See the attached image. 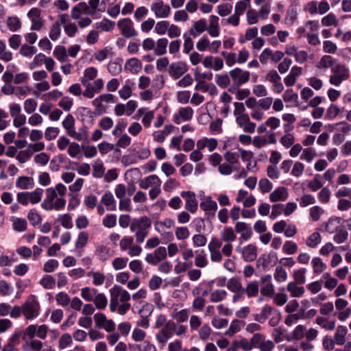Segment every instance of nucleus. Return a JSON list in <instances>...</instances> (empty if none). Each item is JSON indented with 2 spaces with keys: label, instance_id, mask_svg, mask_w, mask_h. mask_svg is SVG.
Listing matches in <instances>:
<instances>
[{
  "label": "nucleus",
  "instance_id": "obj_62",
  "mask_svg": "<svg viewBox=\"0 0 351 351\" xmlns=\"http://www.w3.org/2000/svg\"><path fill=\"white\" fill-rule=\"evenodd\" d=\"M259 291V285L257 281H251L247 283L245 288H244V293L247 294L249 298L256 297Z\"/></svg>",
  "mask_w": 351,
  "mask_h": 351
},
{
  "label": "nucleus",
  "instance_id": "obj_29",
  "mask_svg": "<svg viewBox=\"0 0 351 351\" xmlns=\"http://www.w3.org/2000/svg\"><path fill=\"white\" fill-rule=\"evenodd\" d=\"M134 82L132 80H125L124 84L119 90L118 94L121 99L126 100L132 95Z\"/></svg>",
  "mask_w": 351,
  "mask_h": 351
},
{
  "label": "nucleus",
  "instance_id": "obj_43",
  "mask_svg": "<svg viewBox=\"0 0 351 351\" xmlns=\"http://www.w3.org/2000/svg\"><path fill=\"white\" fill-rule=\"evenodd\" d=\"M93 302L97 310L102 311L104 310L108 305V298L104 293L99 292L98 291L94 297Z\"/></svg>",
  "mask_w": 351,
  "mask_h": 351
},
{
  "label": "nucleus",
  "instance_id": "obj_17",
  "mask_svg": "<svg viewBox=\"0 0 351 351\" xmlns=\"http://www.w3.org/2000/svg\"><path fill=\"white\" fill-rule=\"evenodd\" d=\"M180 195L185 199V209L191 213H195L198 209V202L193 191H182Z\"/></svg>",
  "mask_w": 351,
  "mask_h": 351
},
{
  "label": "nucleus",
  "instance_id": "obj_36",
  "mask_svg": "<svg viewBox=\"0 0 351 351\" xmlns=\"http://www.w3.org/2000/svg\"><path fill=\"white\" fill-rule=\"evenodd\" d=\"M101 202L109 211H114L117 209V204L112 193L110 191L106 192L101 199Z\"/></svg>",
  "mask_w": 351,
  "mask_h": 351
},
{
  "label": "nucleus",
  "instance_id": "obj_45",
  "mask_svg": "<svg viewBox=\"0 0 351 351\" xmlns=\"http://www.w3.org/2000/svg\"><path fill=\"white\" fill-rule=\"evenodd\" d=\"M295 282H289L287 285V290L289 292L293 298H300L304 293V288L300 287Z\"/></svg>",
  "mask_w": 351,
  "mask_h": 351
},
{
  "label": "nucleus",
  "instance_id": "obj_39",
  "mask_svg": "<svg viewBox=\"0 0 351 351\" xmlns=\"http://www.w3.org/2000/svg\"><path fill=\"white\" fill-rule=\"evenodd\" d=\"M306 327L304 325H298L294 330L288 335L286 339L289 341L293 340L299 341L305 337Z\"/></svg>",
  "mask_w": 351,
  "mask_h": 351
},
{
  "label": "nucleus",
  "instance_id": "obj_25",
  "mask_svg": "<svg viewBox=\"0 0 351 351\" xmlns=\"http://www.w3.org/2000/svg\"><path fill=\"white\" fill-rule=\"evenodd\" d=\"M236 123L245 132L254 133L255 132L256 125L250 121L248 114L236 119Z\"/></svg>",
  "mask_w": 351,
  "mask_h": 351
},
{
  "label": "nucleus",
  "instance_id": "obj_64",
  "mask_svg": "<svg viewBox=\"0 0 351 351\" xmlns=\"http://www.w3.org/2000/svg\"><path fill=\"white\" fill-rule=\"evenodd\" d=\"M332 129L343 135H348L351 132V125L343 121L333 124Z\"/></svg>",
  "mask_w": 351,
  "mask_h": 351
},
{
  "label": "nucleus",
  "instance_id": "obj_63",
  "mask_svg": "<svg viewBox=\"0 0 351 351\" xmlns=\"http://www.w3.org/2000/svg\"><path fill=\"white\" fill-rule=\"evenodd\" d=\"M27 217L33 226L40 224L43 219L40 213L35 208H32L28 212Z\"/></svg>",
  "mask_w": 351,
  "mask_h": 351
},
{
  "label": "nucleus",
  "instance_id": "obj_59",
  "mask_svg": "<svg viewBox=\"0 0 351 351\" xmlns=\"http://www.w3.org/2000/svg\"><path fill=\"white\" fill-rule=\"evenodd\" d=\"M75 119L71 114L66 115L62 121V126L64 128L66 134L69 136L75 130Z\"/></svg>",
  "mask_w": 351,
  "mask_h": 351
},
{
  "label": "nucleus",
  "instance_id": "obj_30",
  "mask_svg": "<svg viewBox=\"0 0 351 351\" xmlns=\"http://www.w3.org/2000/svg\"><path fill=\"white\" fill-rule=\"evenodd\" d=\"M302 69L298 66H294L291 68L289 73L285 77L284 82L287 86H292L295 82L297 78L301 75Z\"/></svg>",
  "mask_w": 351,
  "mask_h": 351
},
{
  "label": "nucleus",
  "instance_id": "obj_49",
  "mask_svg": "<svg viewBox=\"0 0 351 351\" xmlns=\"http://www.w3.org/2000/svg\"><path fill=\"white\" fill-rule=\"evenodd\" d=\"M311 265L313 273L319 275L323 273L327 268V265L319 257H313L311 260Z\"/></svg>",
  "mask_w": 351,
  "mask_h": 351
},
{
  "label": "nucleus",
  "instance_id": "obj_6",
  "mask_svg": "<svg viewBox=\"0 0 351 351\" xmlns=\"http://www.w3.org/2000/svg\"><path fill=\"white\" fill-rule=\"evenodd\" d=\"M119 247L121 251L126 252L131 256H138L143 252L142 247L135 243L134 239L132 236L123 237L119 242Z\"/></svg>",
  "mask_w": 351,
  "mask_h": 351
},
{
  "label": "nucleus",
  "instance_id": "obj_5",
  "mask_svg": "<svg viewBox=\"0 0 351 351\" xmlns=\"http://www.w3.org/2000/svg\"><path fill=\"white\" fill-rule=\"evenodd\" d=\"M331 75L329 77V83L335 86H339L343 82L346 81L350 77V70L343 64L337 62L332 66Z\"/></svg>",
  "mask_w": 351,
  "mask_h": 351
},
{
  "label": "nucleus",
  "instance_id": "obj_24",
  "mask_svg": "<svg viewBox=\"0 0 351 351\" xmlns=\"http://www.w3.org/2000/svg\"><path fill=\"white\" fill-rule=\"evenodd\" d=\"M288 197L287 189L285 186H278L269 194V201L274 203L285 202L288 199Z\"/></svg>",
  "mask_w": 351,
  "mask_h": 351
},
{
  "label": "nucleus",
  "instance_id": "obj_26",
  "mask_svg": "<svg viewBox=\"0 0 351 351\" xmlns=\"http://www.w3.org/2000/svg\"><path fill=\"white\" fill-rule=\"evenodd\" d=\"M200 208L208 216H214L217 210V204L210 197H206L200 202Z\"/></svg>",
  "mask_w": 351,
  "mask_h": 351
},
{
  "label": "nucleus",
  "instance_id": "obj_11",
  "mask_svg": "<svg viewBox=\"0 0 351 351\" xmlns=\"http://www.w3.org/2000/svg\"><path fill=\"white\" fill-rule=\"evenodd\" d=\"M229 74L234 83L232 86L239 87L250 81V72L245 71L239 67H236L230 71Z\"/></svg>",
  "mask_w": 351,
  "mask_h": 351
},
{
  "label": "nucleus",
  "instance_id": "obj_27",
  "mask_svg": "<svg viewBox=\"0 0 351 351\" xmlns=\"http://www.w3.org/2000/svg\"><path fill=\"white\" fill-rule=\"evenodd\" d=\"M143 64L137 58H131L125 61L124 69L133 75L138 74L142 69Z\"/></svg>",
  "mask_w": 351,
  "mask_h": 351
},
{
  "label": "nucleus",
  "instance_id": "obj_46",
  "mask_svg": "<svg viewBox=\"0 0 351 351\" xmlns=\"http://www.w3.org/2000/svg\"><path fill=\"white\" fill-rule=\"evenodd\" d=\"M169 41L166 38H160L155 43L154 53L156 56H162L167 53Z\"/></svg>",
  "mask_w": 351,
  "mask_h": 351
},
{
  "label": "nucleus",
  "instance_id": "obj_47",
  "mask_svg": "<svg viewBox=\"0 0 351 351\" xmlns=\"http://www.w3.org/2000/svg\"><path fill=\"white\" fill-rule=\"evenodd\" d=\"M98 290L95 288L90 287H85L80 290V296L87 302H93L94 297L97 293Z\"/></svg>",
  "mask_w": 351,
  "mask_h": 351
},
{
  "label": "nucleus",
  "instance_id": "obj_16",
  "mask_svg": "<svg viewBox=\"0 0 351 351\" xmlns=\"http://www.w3.org/2000/svg\"><path fill=\"white\" fill-rule=\"evenodd\" d=\"M202 64L206 69L219 71L224 67L223 60L219 56H206L202 60Z\"/></svg>",
  "mask_w": 351,
  "mask_h": 351
},
{
  "label": "nucleus",
  "instance_id": "obj_56",
  "mask_svg": "<svg viewBox=\"0 0 351 351\" xmlns=\"http://www.w3.org/2000/svg\"><path fill=\"white\" fill-rule=\"evenodd\" d=\"M316 156V150L314 148L308 147L303 149L300 158L301 160H304L308 163H311Z\"/></svg>",
  "mask_w": 351,
  "mask_h": 351
},
{
  "label": "nucleus",
  "instance_id": "obj_32",
  "mask_svg": "<svg viewBox=\"0 0 351 351\" xmlns=\"http://www.w3.org/2000/svg\"><path fill=\"white\" fill-rule=\"evenodd\" d=\"M16 186L21 190H28L34 187V178L28 176H19L15 182Z\"/></svg>",
  "mask_w": 351,
  "mask_h": 351
},
{
  "label": "nucleus",
  "instance_id": "obj_12",
  "mask_svg": "<svg viewBox=\"0 0 351 351\" xmlns=\"http://www.w3.org/2000/svg\"><path fill=\"white\" fill-rule=\"evenodd\" d=\"M150 9L157 19L168 18L171 12L169 5L165 3L162 0H155L152 3Z\"/></svg>",
  "mask_w": 351,
  "mask_h": 351
},
{
  "label": "nucleus",
  "instance_id": "obj_2",
  "mask_svg": "<svg viewBox=\"0 0 351 351\" xmlns=\"http://www.w3.org/2000/svg\"><path fill=\"white\" fill-rule=\"evenodd\" d=\"M110 304L109 308L111 312H117L119 315H124L130 309L131 304L129 302L131 295L129 292L119 285H114L109 291Z\"/></svg>",
  "mask_w": 351,
  "mask_h": 351
},
{
  "label": "nucleus",
  "instance_id": "obj_40",
  "mask_svg": "<svg viewBox=\"0 0 351 351\" xmlns=\"http://www.w3.org/2000/svg\"><path fill=\"white\" fill-rule=\"evenodd\" d=\"M338 60L334 59L332 56L328 55H324L320 59V60L317 62L316 67L319 69H325L328 68H330V70L332 69L334 65L337 64Z\"/></svg>",
  "mask_w": 351,
  "mask_h": 351
},
{
  "label": "nucleus",
  "instance_id": "obj_8",
  "mask_svg": "<svg viewBox=\"0 0 351 351\" xmlns=\"http://www.w3.org/2000/svg\"><path fill=\"white\" fill-rule=\"evenodd\" d=\"M330 9V5L327 1H317L313 0L308 2L304 8V10L311 15H323Z\"/></svg>",
  "mask_w": 351,
  "mask_h": 351
},
{
  "label": "nucleus",
  "instance_id": "obj_14",
  "mask_svg": "<svg viewBox=\"0 0 351 351\" xmlns=\"http://www.w3.org/2000/svg\"><path fill=\"white\" fill-rule=\"evenodd\" d=\"M167 256V252L165 247L160 246L157 247L152 253L147 254L145 260L152 265H157L160 262L165 261Z\"/></svg>",
  "mask_w": 351,
  "mask_h": 351
},
{
  "label": "nucleus",
  "instance_id": "obj_1",
  "mask_svg": "<svg viewBox=\"0 0 351 351\" xmlns=\"http://www.w3.org/2000/svg\"><path fill=\"white\" fill-rule=\"evenodd\" d=\"M66 187L62 183L46 189V197L41 204L45 210H61L64 208L66 201L62 197L66 193Z\"/></svg>",
  "mask_w": 351,
  "mask_h": 351
},
{
  "label": "nucleus",
  "instance_id": "obj_33",
  "mask_svg": "<svg viewBox=\"0 0 351 351\" xmlns=\"http://www.w3.org/2000/svg\"><path fill=\"white\" fill-rule=\"evenodd\" d=\"M219 17L215 15L210 16V23L207 25L206 30L211 37H218L220 34V27L219 25Z\"/></svg>",
  "mask_w": 351,
  "mask_h": 351
},
{
  "label": "nucleus",
  "instance_id": "obj_28",
  "mask_svg": "<svg viewBox=\"0 0 351 351\" xmlns=\"http://www.w3.org/2000/svg\"><path fill=\"white\" fill-rule=\"evenodd\" d=\"M277 309L270 305L266 304L263 306L259 313L254 315V320L263 324L269 319Z\"/></svg>",
  "mask_w": 351,
  "mask_h": 351
},
{
  "label": "nucleus",
  "instance_id": "obj_60",
  "mask_svg": "<svg viewBox=\"0 0 351 351\" xmlns=\"http://www.w3.org/2000/svg\"><path fill=\"white\" fill-rule=\"evenodd\" d=\"M242 326H243V322L238 319L232 320L228 329L225 332V335L228 337L233 336L241 330Z\"/></svg>",
  "mask_w": 351,
  "mask_h": 351
},
{
  "label": "nucleus",
  "instance_id": "obj_9",
  "mask_svg": "<svg viewBox=\"0 0 351 351\" xmlns=\"http://www.w3.org/2000/svg\"><path fill=\"white\" fill-rule=\"evenodd\" d=\"M117 27L119 29L121 34L125 38H130L138 36V32L134 27V24L129 18H125L119 20L117 23Z\"/></svg>",
  "mask_w": 351,
  "mask_h": 351
},
{
  "label": "nucleus",
  "instance_id": "obj_42",
  "mask_svg": "<svg viewBox=\"0 0 351 351\" xmlns=\"http://www.w3.org/2000/svg\"><path fill=\"white\" fill-rule=\"evenodd\" d=\"M87 276L92 278V283L95 287H101L104 284L106 279L104 273L97 271H90L87 273Z\"/></svg>",
  "mask_w": 351,
  "mask_h": 351
},
{
  "label": "nucleus",
  "instance_id": "obj_20",
  "mask_svg": "<svg viewBox=\"0 0 351 351\" xmlns=\"http://www.w3.org/2000/svg\"><path fill=\"white\" fill-rule=\"evenodd\" d=\"M94 254L99 261L104 263L112 257L114 252L106 245H97Z\"/></svg>",
  "mask_w": 351,
  "mask_h": 351
},
{
  "label": "nucleus",
  "instance_id": "obj_35",
  "mask_svg": "<svg viewBox=\"0 0 351 351\" xmlns=\"http://www.w3.org/2000/svg\"><path fill=\"white\" fill-rule=\"evenodd\" d=\"M315 323L322 328L327 331L333 330L336 326L335 320L322 316L317 317L315 319Z\"/></svg>",
  "mask_w": 351,
  "mask_h": 351
},
{
  "label": "nucleus",
  "instance_id": "obj_57",
  "mask_svg": "<svg viewBox=\"0 0 351 351\" xmlns=\"http://www.w3.org/2000/svg\"><path fill=\"white\" fill-rule=\"evenodd\" d=\"M195 254V265L200 268L206 267L208 265V261L204 251H196Z\"/></svg>",
  "mask_w": 351,
  "mask_h": 351
},
{
  "label": "nucleus",
  "instance_id": "obj_61",
  "mask_svg": "<svg viewBox=\"0 0 351 351\" xmlns=\"http://www.w3.org/2000/svg\"><path fill=\"white\" fill-rule=\"evenodd\" d=\"M228 90L234 94L238 100L247 99L250 95V90L248 88L239 89L237 86H231Z\"/></svg>",
  "mask_w": 351,
  "mask_h": 351
},
{
  "label": "nucleus",
  "instance_id": "obj_13",
  "mask_svg": "<svg viewBox=\"0 0 351 351\" xmlns=\"http://www.w3.org/2000/svg\"><path fill=\"white\" fill-rule=\"evenodd\" d=\"M95 326L99 329H104L108 332H112L115 330L116 325L112 319H108L107 317L101 313H97L93 317Z\"/></svg>",
  "mask_w": 351,
  "mask_h": 351
},
{
  "label": "nucleus",
  "instance_id": "obj_19",
  "mask_svg": "<svg viewBox=\"0 0 351 351\" xmlns=\"http://www.w3.org/2000/svg\"><path fill=\"white\" fill-rule=\"evenodd\" d=\"M154 110H149L148 108H140L137 110V114L134 118L142 117L141 123L145 128L151 126L152 122L154 119Z\"/></svg>",
  "mask_w": 351,
  "mask_h": 351
},
{
  "label": "nucleus",
  "instance_id": "obj_7",
  "mask_svg": "<svg viewBox=\"0 0 351 351\" xmlns=\"http://www.w3.org/2000/svg\"><path fill=\"white\" fill-rule=\"evenodd\" d=\"M43 194V189L36 188L32 192H20L16 195L18 202L22 205L26 206L29 203L36 204L41 201Z\"/></svg>",
  "mask_w": 351,
  "mask_h": 351
},
{
  "label": "nucleus",
  "instance_id": "obj_23",
  "mask_svg": "<svg viewBox=\"0 0 351 351\" xmlns=\"http://www.w3.org/2000/svg\"><path fill=\"white\" fill-rule=\"evenodd\" d=\"M235 231L240 234L241 239L248 241L252 236L253 232L250 225L243 221H238L235 224Z\"/></svg>",
  "mask_w": 351,
  "mask_h": 351
},
{
  "label": "nucleus",
  "instance_id": "obj_34",
  "mask_svg": "<svg viewBox=\"0 0 351 351\" xmlns=\"http://www.w3.org/2000/svg\"><path fill=\"white\" fill-rule=\"evenodd\" d=\"M207 22L204 19H199L195 21L191 29L189 34L193 37L199 36L202 33L206 30Z\"/></svg>",
  "mask_w": 351,
  "mask_h": 351
},
{
  "label": "nucleus",
  "instance_id": "obj_22",
  "mask_svg": "<svg viewBox=\"0 0 351 351\" xmlns=\"http://www.w3.org/2000/svg\"><path fill=\"white\" fill-rule=\"evenodd\" d=\"M172 337L170 326L168 323L162 327L156 335V341L160 348L165 346L169 339Z\"/></svg>",
  "mask_w": 351,
  "mask_h": 351
},
{
  "label": "nucleus",
  "instance_id": "obj_52",
  "mask_svg": "<svg viewBox=\"0 0 351 351\" xmlns=\"http://www.w3.org/2000/svg\"><path fill=\"white\" fill-rule=\"evenodd\" d=\"M175 226V222L170 218H166L162 221H156L154 223L155 230L158 232H162L165 231V229H171Z\"/></svg>",
  "mask_w": 351,
  "mask_h": 351
},
{
  "label": "nucleus",
  "instance_id": "obj_44",
  "mask_svg": "<svg viewBox=\"0 0 351 351\" xmlns=\"http://www.w3.org/2000/svg\"><path fill=\"white\" fill-rule=\"evenodd\" d=\"M54 58L61 63H65L68 61L67 50L63 45H57L53 51Z\"/></svg>",
  "mask_w": 351,
  "mask_h": 351
},
{
  "label": "nucleus",
  "instance_id": "obj_53",
  "mask_svg": "<svg viewBox=\"0 0 351 351\" xmlns=\"http://www.w3.org/2000/svg\"><path fill=\"white\" fill-rule=\"evenodd\" d=\"M11 221L14 230L21 232L27 230V222L25 219L12 217Z\"/></svg>",
  "mask_w": 351,
  "mask_h": 351
},
{
  "label": "nucleus",
  "instance_id": "obj_37",
  "mask_svg": "<svg viewBox=\"0 0 351 351\" xmlns=\"http://www.w3.org/2000/svg\"><path fill=\"white\" fill-rule=\"evenodd\" d=\"M239 348H241L244 351H250L254 348L250 340L243 338L239 341H234L232 347L228 348L227 351H236Z\"/></svg>",
  "mask_w": 351,
  "mask_h": 351
},
{
  "label": "nucleus",
  "instance_id": "obj_18",
  "mask_svg": "<svg viewBox=\"0 0 351 351\" xmlns=\"http://www.w3.org/2000/svg\"><path fill=\"white\" fill-rule=\"evenodd\" d=\"M193 116V110L190 106L181 107L178 112L173 114V121L176 124L182 122L189 121L192 119Z\"/></svg>",
  "mask_w": 351,
  "mask_h": 351
},
{
  "label": "nucleus",
  "instance_id": "obj_51",
  "mask_svg": "<svg viewBox=\"0 0 351 351\" xmlns=\"http://www.w3.org/2000/svg\"><path fill=\"white\" fill-rule=\"evenodd\" d=\"M322 236L319 232H314L307 237L306 245L310 248H316L322 242Z\"/></svg>",
  "mask_w": 351,
  "mask_h": 351
},
{
  "label": "nucleus",
  "instance_id": "obj_55",
  "mask_svg": "<svg viewBox=\"0 0 351 351\" xmlns=\"http://www.w3.org/2000/svg\"><path fill=\"white\" fill-rule=\"evenodd\" d=\"M227 288L231 292H244V287L241 281L236 278H231L227 282Z\"/></svg>",
  "mask_w": 351,
  "mask_h": 351
},
{
  "label": "nucleus",
  "instance_id": "obj_41",
  "mask_svg": "<svg viewBox=\"0 0 351 351\" xmlns=\"http://www.w3.org/2000/svg\"><path fill=\"white\" fill-rule=\"evenodd\" d=\"M97 74L98 71L96 68L93 66L86 68L84 71L83 76L80 78L82 84H90L91 80H93L96 78Z\"/></svg>",
  "mask_w": 351,
  "mask_h": 351
},
{
  "label": "nucleus",
  "instance_id": "obj_21",
  "mask_svg": "<svg viewBox=\"0 0 351 351\" xmlns=\"http://www.w3.org/2000/svg\"><path fill=\"white\" fill-rule=\"evenodd\" d=\"M188 71L187 65L182 62H173L169 67V75L175 80L178 79Z\"/></svg>",
  "mask_w": 351,
  "mask_h": 351
},
{
  "label": "nucleus",
  "instance_id": "obj_31",
  "mask_svg": "<svg viewBox=\"0 0 351 351\" xmlns=\"http://www.w3.org/2000/svg\"><path fill=\"white\" fill-rule=\"evenodd\" d=\"M162 183L160 178L156 175H150L139 181V186L142 189H147L149 188L156 186L158 184Z\"/></svg>",
  "mask_w": 351,
  "mask_h": 351
},
{
  "label": "nucleus",
  "instance_id": "obj_10",
  "mask_svg": "<svg viewBox=\"0 0 351 351\" xmlns=\"http://www.w3.org/2000/svg\"><path fill=\"white\" fill-rule=\"evenodd\" d=\"M138 108V102L136 100H129L125 104L118 103L114 108V113L117 117L123 115L130 117L133 114Z\"/></svg>",
  "mask_w": 351,
  "mask_h": 351
},
{
  "label": "nucleus",
  "instance_id": "obj_38",
  "mask_svg": "<svg viewBox=\"0 0 351 351\" xmlns=\"http://www.w3.org/2000/svg\"><path fill=\"white\" fill-rule=\"evenodd\" d=\"M348 329L345 326H338L334 335V341L337 345L342 346L346 343V337Z\"/></svg>",
  "mask_w": 351,
  "mask_h": 351
},
{
  "label": "nucleus",
  "instance_id": "obj_48",
  "mask_svg": "<svg viewBox=\"0 0 351 351\" xmlns=\"http://www.w3.org/2000/svg\"><path fill=\"white\" fill-rule=\"evenodd\" d=\"M43 347V343L38 339H31L29 341H26L22 346L25 351H41Z\"/></svg>",
  "mask_w": 351,
  "mask_h": 351
},
{
  "label": "nucleus",
  "instance_id": "obj_58",
  "mask_svg": "<svg viewBox=\"0 0 351 351\" xmlns=\"http://www.w3.org/2000/svg\"><path fill=\"white\" fill-rule=\"evenodd\" d=\"M221 239L223 241L230 243L234 241L237 236L232 227H226L220 233Z\"/></svg>",
  "mask_w": 351,
  "mask_h": 351
},
{
  "label": "nucleus",
  "instance_id": "obj_3",
  "mask_svg": "<svg viewBox=\"0 0 351 351\" xmlns=\"http://www.w3.org/2000/svg\"><path fill=\"white\" fill-rule=\"evenodd\" d=\"M152 226V220L146 216L135 218L132 220L130 229L134 234L136 241L138 243L144 242L148 236Z\"/></svg>",
  "mask_w": 351,
  "mask_h": 351
},
{
  "label": "nucleus",
  "instance_id": "obj_54",
  "mask_svg": "<svg viewBox=\"0 0 351 351\" xmlns=\"http://www.w3.org/2000/svg\"><path fill=\"white\" fill-rule=\"evenodd\" d=\"M258 33V28L256 27L247 28L245 31V35L241 36L239 38V42L241 44H244L247 41L254 40V38H256L257 37Z\"/></svg>",
  "mask_w": 351,
  "mask_h": 351
},
{
  "label": "nucleus",
  "instance_id": "obj_15",
  "mask_svg": "<svg viewBox=\"0 0 351 351\" xmlns=\"http://www.w3.org/2000/svg\"><path fill=\"white\" fill-rule=\"evenodd\" d=\"M236 250L241 254L242 258L245 262H252L257 258L258 250L254 244H248L244 247L238 246Z\"/></svg>",
  "mask_w": 351,
  "mask_h": 351
},
{
  "label": "nucleus",
  "instance_id": "obj_4",
  "mask_svg": "<svg viewBox=\"0 0 351 351\" xmlns=\"http://www.w3.org/2000/svg\"><path fill=\"white\" fill-rule=\"evenodd\" d=\"M23 316L26 320L36 319L40 314V303L36 295L31 294L27 296L22 304Z\"/></svg>",
  "mask_w": 351,
  "mask_h": 351
},
{
  "label": "nucleus",
  "instance_id": "obj_50",
  "mask_svg": "<svg viewBox=\"0 0 351 351\" xmlns=\"http://www.w3.org/2000/svg\"><path fill=\"white\" fill-rule=\"evenodd\" d=\"M93 173L92 175L95 178H101L105 173V167L102 160L97 159L95 160L93 164Z\"/></svg>",
  "mask_w": 351,
  "mask_h": 351
}]
</instances>
